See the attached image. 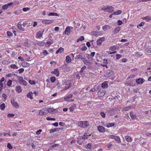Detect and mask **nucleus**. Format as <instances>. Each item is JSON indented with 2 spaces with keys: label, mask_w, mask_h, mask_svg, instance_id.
Returning a JSON list of instances; mask_svg holds the SVG:
<instances>
[{
  "label": "nucleus",
  "mask_w": 151,
  "mask_h": 151,
  "mask_svg": "<svg viewBox=\"0 0 151 151\" xmlns=\"http://www.w3.org/2000/svg\"><path fill=\"white\" fill-rule=\"evenodd\" d=\"M104 12L111 13L114 11V8L111 6H104L101 8Z\"/></svg>",
  "instance_id": "nucleus-1"
},
{
  "label": "nucleus",
  "mask_w": 151,
  "mask_h": 151,
  "mask_svg": "<svg viewBox=\"0 0 151 151\" xmlns=\"http://www.w3.org/2000/svg\"><path fill=\"white\" fill-rule=\"evenodd\" d=\"M78 125L81 127L86 128L89 126V123L88 121H80L78 122Z\"/></svg>",
  "instance_id": "nucleus-2"
},
{
  "label": "nucleus",
  "mask_w": 151,
  "mask_h": 151,
  "mask_svg": "<svg viewBox=\"0 0 151 151\" xmlns=\"http://www.w3.org/2000/svg\"><path fill=\"white\" fill-rule=\"evenodd\" d=\"M71 86V83L70 82L65 81L63 83L61 86L63 88L62 91H63L68 89Z\"/></svg>",
  "instance_id": "nucleus-3"
},
{
  "label": "nucleus",
  "mask_w": 151,
  "mask_h": 151,
  "mask_svg": "<svg viewBox=\"0 0 151 151\" xmlns=\"http://www.w3.org/2000/svg\"><path fill=\"white\" fill-rule=\"evenodd\" d=\"M26 24H27L25 23H23L22 24V22H19L18 23L17 25V28L19 30L24 31V27H25Z\"/></svg>",
  "instance_id": "nucleus-4"
},
{
  "label": "nucleus",
  "mask_w": 151,
  "mask_h": 151,
  "mask_svg": "<svg viewBox=\"0 0 151 151\" xmlns=\"http://www.w3.org/2000/svg\"><path fill=\"white\" fill-rule=\"evenodd\" d=\"M47 114V108H43L39 110V114L40 116H43Z\"/></svg>",
  "instance_id": "nucleus-5"
},
{
  "label": "nucleus",
  "mask_w": 151,
  "mask_h": 151,
  "mask_svg": "<svg viewBox=\"0 0 151 151\" xmlns=\"http://www.w3.org/2000/svg\"><path fill=\"white\" fill-rule=\"evenodd\" d=\"M113 73L114 72L112 70H107L106 72V73L104 74V76L107 78L110 77L113 74Z\"/></svg>",
  "instance_id": "nucleus-6"
},
{
  "label": "nucleus",
  "mask_w": 151,
  "mask_h": 151,
  "mask_svg": "<svg viewBox=\"0 0 151 151\" xmlns=\"http://www.w3.org/2000/svg\"><path fill=\"white\" fill-rule=\"evenodd\" d=\"M47 112H48L50 114H54L56 113H57L58 110L56 109H52L51 108H48L47 109Z\"/></svg>",
  "instance_id": "nucleus-7"
},
{
  "label": "nucleus",
  "mask_w": 151,
  "mask_h": 151,
  "mask_svg": "<svg viewBox=\"0 0 151 151\" xmlns=\"http://www.w3.org/2000/svg\"><path fill=\"white\" fill-rule=\"evenodd\" d=\"M44 31V30H43L42 32L39 31L37 32L36 35L35 36L36 37L37 39L40 38L42 37L43 34V32Z\"/></svg>",
  "instance_id": "nucleus-8"
},
{
  "label": "nucleus",
  "mask_w": 151,
  "mask_h": 151,
  "mask_svg": "<svg viewBox=\"0 0 151 151\" xmlns=\"http://www.w3.org/2000/svg\"><path fill=\"white\" fill-rule=\"evenodd\" d=\"M70 27H67L63 32V34H65L67 35H70Z\"/></svg>",
  "instance_id": "nucleus-9"
},
{
  "label": "nucleus",
  "mask_w": 151,
  "mask_h": 151,
  "mask_svg": "<svg viewBox=\"0 0 151 151\" xmlns=\"http://www.w3.org/2000/svg\"><path fill=\"white\" fill-rule=\"evenodd\" d=\"M105 37H103L99 39L96 41L97 44V45H100L101 44L102 42L105 40Z\"/></svg>",
  "instance_id": "nucleus-10"
},
{
  "label": "nucleus",
  "mask_w": 151,
  "mask_h": 151,
  "mask_svg": "<svg viewBox=\"0 0 151 151\" xmlns=\"http://www.w3.org/2000/svg\"><path fill=\"white\" fill-rule=\"evenodd\" d=\"M13 4V3L12 2H10L9 3L5 4L2 6V8L4 10H6L8 8L9 6L12 5Z\"/></svg>",
  "instance_id": "nucleus-11"
},
{
  "label": "nucleus",
  "mask_w": 151,
  "mask_h": 151,
  "mask_svg": "<svg viewBox=\"0 0 151 151\" xmlns=\"http://www.w3.org/2000/svg\"><path fill=\"white\" fill-rule=\"evenodd\" d=\"M98 130L100 132L104 133L105 132V128L102 126H99L97 127Z\"/></svg>",
  "instance_id": "nucleus-12"
},
{
  "label": "nucleus",
  "mask_w": 151,
  "mask_h": 151,
  "mask_svg": "<svg viewBox=\"0 0 151 151\" xmlns=\"http://www.w3.org/2000/svg\"><path fill=\"white\" fill-rule=\"evenodd\" d=\"M105 91L103 90L99 91L97 95L99 97H102L104 96L105 94Z\"/></svg>",
  "instance_id": "nucleus-13"
},
{
  "label": "nucleus",
  "mask_w": 151,
  "mask_h": 151,
  "mask_svg": "<svg viewBox=\"0 0 151 151\" xmlns=\"http://www.w3.org/2000/svg\"><path fill=\"white\" fill-rule=\"evenodd\" d=\"M53 22V20L52 19H44L42 21V22L44 24H50Z\"/></svg>",
  "instance_id": "nucleus-14"
},
{
  "label": "nucleus",
  "mask_w": 151,
  "mask_h": 151,
  "mask_svg": "<svg viewBox=\"0 0 151 151\" xmlns=\"http://www.w3.org/2000/svg\"><path fill=\"white\" fill-rule=\"evenodd\" d=\"M145 51L147 53H151V47L148 46L145 47Z\"/></svg>",
  "instance_id": "nucleus-15"
},
{
  "label": "nucleus",
  "mask_w": 151,
  "mask_h": 151,
  "mask_svg": "<svg viewBox=\"0 0 151 151\" xmlns=\"http://www.w3.org/2000/svg\"><path fill=\"white\" fill-rule=\"evenodd\" d=\"M121 28L120 27H117L115 28L114 29L113 34L114 35H116L117 34L120 30Z\"/></svg>",
  "instance_id": "nucleus-16"
},
{
  "label": "nucleus",
  "mask_w": 151,
  "mask_h": 151,
  "mask_svg": "<svg viewBox=\"0 0 151 151\" xmlns=\"http://www.w3.org/2000/svg\"><path fill=\"white\" fill-rule=\"evenodd\" d=\"M73 97V94H69L66 95L64 98V99L65 101H68L69 99H71Z\"/></svg>",
  "instance_id": "nucleus-17"
},
{
  "label": "nucleus",
  "mask_w": 151,
  "mask_h": 151,
  "mask_svg": "<svg viewBox=\"0 0 151 151\" xmlns=\"http://www.w3.org/2000/svg\"><path fill=\"white\" fill-rule=\"evenodd\" d=\"M51 73L52 74L55 75L56 76H59V72L58 68L55 69L53 71H52L51 72Z\"/></svg>",
  "instance_id": "nucleus-18"
},
{
  "label": "nucleus",
  "mask_w": 151,
  "mask_h": 151,
  "mask_svg": "<svg viewBox=\"0 0 151 151\" xmlns=\"http://www.w3.org/2000/svg\"><path fill=\"white\" fill-rule=\"evenodd\" d=\"M145 80L142 78H139L136 80V82L138 84H141L143 83Z\"/></svg>",
  "instance_id": "nucleus-19"
},
{
  "label": "nucleus",
  "mask_w": 151,
  "mask_h": 151,
  "mask_svg": "<svg viewBox=\"0 0 151 151\" xmlns=\"http://www.w3.org/2000/svg\"><path fill=\"white\" fill-rule=\"evenodd\" d=\"M11 103L12 105L16 108H18L19 107V106L18 104L14 100H12L11 101Z\"/></svg>",
  "instance_id": "nucleus-20"
},
{
  "label": "nucleus",
  "mask_w": 151,
  "mask_h": 151,
  "mask_svg": "<svg viewBox=\"0 0 151 151\" xmlns=\"http://www.w3.org/2000/svg\"><path fill=\"white\" fill-rule=\"evenodd\" d=\"M22 66L24 67H28L29 66L30 64L29 63L27 62H23L21 63Z\"/></svg>",
  "instance_id": "nucleus-21"
},
{
  "label": "nucleus",
  "mask_w": 151,
  "mask_h": 151,
  "mask_svg": "<svg viewBox=\"0 0 151 151\" xmlns=\"http://www.w3.org/2000/svg\"><path fill=\"white\" fill-rule=\"evenodd\" d=\"M16 91L18 93H20L22 92V90L20 86H17L15 88Z\"/></svg>",
  "instance_id": "nucleus-22"
},
{
  "label": "nucleus",
  "mask_w": 151,
  "mask_h": 151,
  "mask_svg": "<svg viewBox=\"0 0 151 151\" xmlns=\"http://www.w3.org/2000/svg\"><path fill=\"white\" fill-rule=\"evenodd\" d=\"M101 62L103 64L102 66L104 67L105 66L106 68H107V64L108 63L107 60L106 59H103L102 60Z\"/></svg>",
  "instance_id": "nucleus-23"
},
{
  "label": "nucleus",
  "mask_w": 151,
  "mask_h": 151,
  "mask_svg": "<svg viewBox=\"0 0 151 151\" xmlns=\"http://www.w3.org/2000/svg\"><path fill=\"white\" fill-rule=\"evenodd\" d=\"M82 61L86 65H89L90 64V63L89 61L85 58L82 59Z\"/></svg>",
  "instance_id": "nucleus-24"
},
{
  "label": "nucleus",
  "mask_w": 151,
  "mask_h": 151,
  "mask_svg": "<svg viewBox=\"0 0 151 151\" xmlns=\"http://www.w3.org/2000/svg\"><path fill=\"white\" fill-rule=\"evenodd\" d=\"M64 51V49L62 47H60L57 50L56 52V53L58 54L59 53H61Z\"/></svg>",
  "instance_id": "nucleus-25"
},
{
  "label": "nucleus",
  "mask_w": 151,
  "mask_h": 151,
  "mask_svg": "<svg viewBox=\"0 0 151 151\" xmlns=\"http://www.w3.org/2000/svg\"><path fill=\"white\" fill-rule=\"evenodd\" d=\"M130 116L132 119L134 120L136 118V116L134 114L132 111H130L129 112Z\"/></svg>",
  "instance_id": "nucleus-26"
},
{
  "label": "nucleus",
  "mask_w": 151,
  "mask_h": 151,
  "mask_svg": "<svg viewBox=\"0 0 151 151\" xmlns=\"http://www.w3.org/2000/svg\"><path fill=\"white\" fill-rule=\"evenodd\" d=\"M125 138L126 140L128 142H131L132 141V139L131 137L129 136H126L125 137Z\"/></svg>",
  "instance_id": "nucleus-27"
},
{
  "label": "nucleus",
  "mask_w": 151,
  "mask_h": 151,
  "mask_svg": "<svg viewBox=\"0 0 151 151\" xmlns=\"http://www.w3.org/2000/svg\"><path fill=\"white\" fill-rule=\"evenodd\" d=\"M53 42V40H50V41H48L46 42V46L48 47L51 44H52Z\"/></svg>",
  "instance_id": "nucleus-28"
},
{
  "label": "nucleus",
  "mask_w": 151,
  "mask_h": 151,
  "mask_svg": "<svg viewBox=\"0 0 151 151\" xmlns=\"http://www.w3.org/2000/svg\"><path fill=\"white\" fill-rule=\"evenodd\" d=\"M143 19L148 22L151 20V17L150 16H147L143 18Z\"/></svg>",
  "instance_id": "nucleus-29"
},
{
  "label": "nucleus",
  "mask_w": 151,
  "mask_h": 151,
  "mask_svg": "<svg viewBox=\"0 0 151 151\" xmlns=\"http://www.w3.org/2000/svg\"><path fill=\"white\" fill-rule=\"evenodd\" d=\"M122 13V11L119 10L113 12L112 13V14L114 15H117L120 14Z\"/></svg>",
  "instance_id": "nucleus-30"
},
{
  "label": "nucleus",
  "mask_w": 151,
  "mask_h": 151,
  "mask_svg": "<svg viewBox=\"0 0 151 151\" xmlns=\"http://www.w3.org/2000/svg\"><path fill=\"white\" fill-rule=\"evenodd\" d=\"M33 93H32L31 91L28 93L27 94V97L30 98L31 99H33V97H32Z\"/></svg>",
  "instance_id": "nucleus-31"
},
{
  "label": "nucleus",
  "mask_w": 151,
  "mask_h": 151,
  "mask_svg": "<svg viewBox=\"0 0 151 151\" xmlns=\"http://www.w3.org/2000/svg\"><path fill=\"white\" fill-rule=\"evenodd\" d=\"M110 28V26L109 25H105L102 27V29L104 31L106 30L107 29Z\"/></svg>",
  "instance_id": "nucleus-32"
},
{
  "label": "nucleus",
  "mask_w": 151,
  "mask_h": 151,
  "mask_svg": "<svg viewBox=\"0 0 151 151\" xmlns=\"http://www.w3.org/2000/svg\"><path fill=\"white\" fill-rule=\"evenodd\" d=\"M92 143H88L86 145V147L87 149H89L90 150H92L91 148Z\"/></svg>",
  "instance_id": "nucleus-33"
},
{
  "label": "nucleus",
  "mask_w": 151,
  "mask_h": 151,
  "mask_svg": "<svg viewBox=\"0 0 151 151\" xmlns=\"http://www.w3.org/2000/svg\"><path fill=\"white\" fill-rule=\"evenodd\" d=\"M65 60L67 63H69L71 62V59L69 56L67 55L66 57Z\"/></svg>",
  "instance_id": "nucleus-34"
},
{
  "label": "nucleus",
  "mask_w": 151,
  "mask_h": 151,
  "mask_svg": "<svg viewBox=\"0 0 151 151\" xmlns=\"http://www.w3.org/2000/svg\"><path fill=\"white\" fill-rule=\"evenodd\" d=\"M114 139L118 143L121 142V140L120 137L118 136H115Z\"/></svg>",
  "instance_id": "nucleus-35"
},
{
  "label": "nucleus",
  "mask_w": 151,
  "mask_h": 151,
  "mask_svg": "<svg viewBox=\"0 0 151 151\" xmlns=\"http://www.w3.org/2000/svg\"><path fill=\"white\" fill-rule=\"evenodd\" d=\"M48 16H58V14L56 13L50 12L48 14Z\"/></svg>",
  "instance_id": "nucleus-36"
},
{
  "label": "nucleus",
  "mask_w": 151,
  "mask_h": 151,
  "mask_svg": "<svg viewBox=\"0 0 151 151\" xmlns=\"http://www.w3.org/2000/svg\"><path fill=\"white\" fill-rule=\"evenodd\" d=\"M76 107V106L75 104L73 106H71L69 108L70 111L73 112Z\"/></svg>",
  "instance_id": "nucleus-37"
},
{
  "label": "nucleus",
  "mask_w": 151,
  "mask_h": 151,
  "mask_svg": "<svg viewBox=\"0 0 151 151\" xmlns=\"http://www.w3.org/2000/svg\"><path fill=\"white\" fill-rule=\"evenodd\" d=\"M108 86V84L105 82H104L101 85V87L103 88H107Z\"/></svg>",
  "instance_id": "nucleus-38"
},
{
  "label": "nucleus",
  "mask_w": 151,
  "mask_h": 151,
  "mask_svg": "<svg viewBox=\"0 0 151 151\" xmlns=\"http://www.w3.org/2000/svg\"><path fill=\"white\" fill-rule=\"evenodd\" d=\"M114 123H108L107 124L106 127L107 128H109L114 126Z\"/></svg>",
  "instance_id": "nucleus-39"
},
{
  "label": "nucleus",
  "mask_w": 151,
  "mask_h": 151,
  "mask_svg": "<svg viewBox=\"0 0 151 151\" xmlns=\"http://www.w3.org/2000/svg\"><path fill=\"white\" fill-rule=\"evenodd\" d=\"M84 38L83 36H81L77 40V42H79L80 41H82L84 40Z\"/></svg>",
  "instance_id": "nucleus-40"
},
{
  "label": "nucleus",
  "mask_w": 151,
  "mask_h": 151,
  "mask_svg": "<svg viewBox=\"0 0 151 151\" xmlns=\"http://www.w3.org/2000/svg\"><path fill=\"white\" fill-rule=\"evenodd\" d=\"M17 78L19 83L24 80L23 77L22 76H18Z\"/></svg>",
  "instance_id": "nucleus-41"
},
{
  "label": "nucleus",
  "mask_w": 151,
  "mask_h": 151,
  "mask_svg": "<svg viewBox=\"0 0 151 151\" xmlns=\"http://www.w3.org/2000/svg\"><path fill=\"white\" fill-rule=\"evenodd\" d=\"M116 49V47L115 45H114L111 47L109 48V50L111 51H114Z\"/></svg>",
  "instance_id": "nucleus-42"
},
{
  "label": "nucleus",
  "mask_w": 151,
  "mask_h": 151,
  "mask_svg": "<svg viewBox=\"0 0 151 151\" xmlns=\"http://www.w3.org/2000/svg\"><path fill=\"white\" fill-rule=\"evenodd\" d=\"M6 107L4 103H3L0 105V108L1 110H3Z\"/></svg>",
  "instance_id": "nucleus-43"
},
{
  "label": "nucleus",
  "mask_w": 151,
  "mask_h": 151,
  "mask_svg": "<svg viewBox=\"0 0 151 151\" xmlns=\"http://www.w3.org/2000/svg\"><path fill=\"white\" fill-rule=\"evenodd\" d=\"M20 84L24 86H26L27 85V83L24 80L20 83Z\"/></svg>",
  "instance_id": "nucleus-44"
},
{
  "label": "nucleus",
  "mask_w": 151,
  "mask_h": 151,
  "mask_svg": "<svg viewBox=\"0 0 151 151\" xmlns=\"http://www.w3.org/2000/svg\"><path fill=\"white\" fill-rule=\"evenodd\" d=\"M10 67L13 69H17L18 67L15 64H12L10 65Z\"/></svg>",
  "instance_id": "nucleus-45"
},
{
  "label": "nucleus",
  "mask_w": 151,
  "mask_h": 151,
  "mask_svg": "<svg viewBox=\"0 0 151 151\" xmlns=\"http://www.w3.org/2000/svg\"><path fill=\"white\" fill-rule=\"evenodd\" d=\"M45 44V42H38L37 43V44L40 46H43Z\"/></svg>",
  "instance_id": "nucleus-46"
},
{
  "label": "nucleus",
  "mask_w": 151,
  "mask_h": 151,
  "mask_svg": "<svg viewBox=\"0 0 151 151\" xmlns=\"http://www.w3.org/2000/svg\"><path fill=\"white\" fill-rule=\"evenodd\" d=\"M12 83V81L11 80H9L7 82V86L9 87L10 86Z\"/></svg>",
  "instance_id": "nucleus-47"
},
{
  "label": "nucleus",
  "mask_w": 151,
  "mask_h": 151,
  "mask_svg": "<svg viewBox=\"0 0 151 151\" xmlns=\"http://www.w3.org/2000/svg\"><path fill=\"white\" fill-rule=\"evenodd\" d=\"M88 137V136L87 135V134L85 133L83 136L82 138L83 139L85 140L87 139Z\"/></svg>",
  "instance_id": "nucleus-48"
},
{
  "label": "nucleus",
  "mask_w": 151,
  "mask_h": 151,
  "mask_svg": "<svg viewBox=\"0 0 151 151\" xmlns=\"http://www.w3.org/2000/svg\"><path fill=\"white\" fill-rule=\"evenodd\" d=\"M9 63V62L8 60H4L2 61V63L4 65H8Z\"/></svg>",
  "instance_id": "nucleus-49"
},
{
  "label": "nucleus",
  "mask_w": 151,
  "mask_h": 151,
  "mask_svg": "<svg viewBox=\"0 0 151 151\" xmlns=\"http://www.w3.org/2000/svg\"><path fill=\"white\" fill-rule=\"evenodd\" d=\"M6 33L7 36L9 37H12L13 36V34L10 31H7Z\"/></svg>",
  "instance_id": "nucleus-50"
},
{
  "label": "nucleus",
  "mask_w": 151,
  "mask_h": 151,
  "mask_svg": "<svg viewBox=\"0 0 151 151\" xmlns=\"http://www.w3.org/2000/svg\"><path fill=\"white\" fill-rule=\"evenodd\" d=\"M42 53L45 55H48L49 54V53L46 50H43Z\"/></svg>",
  "instance_id": "nucleus-51"
},
{
  "label": "nucleus",
  "mask_w": 151,
  "mask_h": 151,
  "mask_svg": "<svg viewBox=\"0 0 151 151\" xmlns=\"http://www.w3.org/2000/svg\"><path fill=\"white\" fill-rule=\"evenodd\" d=\"M29 82L31 85H35V81L34 80H29Z\"/></svg>",
  "instance_id": "nucleus-52"
},
{
  "label": "nucleus",
  "mask_w": 151,
  "mask_h": 151,
  "mask_svg": "<svg viewBox=\"0 0 151 151\" xmlns=\"http://www.w3.org/2000/svg\"><path fill=\"white\" fill-rule=\"evenodd\" d=\"M56 80L55 77H52L50 78V81L52 83H54L55 82Z\"/></svg>",
  "instance_id": "nucleus-53"
},
{
  "label": "nucleus",
  "mask_w": 151,
  "mask_h": 151,
  "mask_svg": "<svg viewBox=\"0 0 151 151\" xmlns=\"http://www.w3.org/2000/svg\"><path fill=\"white\" fill-rule=\"evenodd\" d=\"M46 119L48 121H50V120L54 121L55 120V118H50V117H47Z\"/></svg>",
  "instance_id": "nucleus-54"
},
{
  "label": "nucleus",
  "mask_w": 151,
  "mask_h": 151,
  "mask_svg": "<svg viewBox=\"0 0 151 151\" xmlns=\"http://www.w3.org/2000/svg\"><path fill=\"white\" fill-rule=\"evenodd\" d=\"M18 71H19V73L21 74L24 71V70L23 68H21L19 69Z\"/></svg>",
  "instance_id": "nucleus-55"
},
{
  "label": "nucleus",
  "mask_w": 151,
  "mask_h": 151,
  "mask_svg": "<svg viewBox=\"0 0 151 151\" xmlns=\"http://www.w3.org/2000/svg\"><path fill=\"white\" fill-rule=\"evenodd\" d=\"M57 131L56 129H50L49 130V132L50 133H53Z\"/></svg>",
  "instance_id": "nucleus-56"
},
{
  "label": "nucleus",
  "mask_w": 151,
  "mask_h": 151,
  "mask_svg": "<svg viewBox=\"0 0 151 151\" xmlns=\"http://www.w3.org/2000/svg\"><path fill=\"white\" fill-rule=\"evenodd\" d=\"M86 57L89 60H92L93 59L92 58H91V56L90 54H87Z\"/></svg>",
  "instance_id": "nucleus-57"
},
{
  "label": "nucleus",
  "mask_w": 151,
  "mask_h": 151,
  "mask_svg": "<svg viewBox=\"0 0 151 151\" xmlns=\"http://www.w3.org/2000/svg\"><path fill=\"white\" fill-rule=\"evenodd\" d=\"M30 9L28 7H25L22 9V10L24 12H26L29 11Z\"/></svg>",
  "instance_id": "nucleus-58"
},
{
  "label": "nucleus",
  "mask_w": 151,
  "mask_h": 151,
  "mask_svg": "<svg viewBox=\"0 0 151 151\" xmlns=\"http://www.w3.org/2000/svg\"><path fill=\"white\" fill-rule=\"evenodd\" d=\"M22 12L21 10H18L15 12L14 13L15 14L18 15L21 13Z\"/></svg>",
  "instance_id": "nucleus-59"
},
{
  "label": "nucleus",
  "mask_w": 151,
  "mask_h": 151,
  "mask_svg": "<svg viewBox=\"0 0 151 151\" xmlns=\"http://www.w3.org/2000/svg\"><path fill=\"white\" fill-rule=\"evenodd\" d=\"M77 57L78 59H80L82 60V59L84 58L82 57V56L81 55H77Z\"/></svg>",
  "instance_id": "nucleus-60"
},
{
  "label": "nucleus",
  "mask_w": 151,
  "mask_h": 151,
  "mask_svg": "<svg viewBox=\"0 0 151 151\" xmlns=\"http://www.w3.org/2000/svg\"><path fill=\"white\" fill-rule=\"evenodd\" d=\"M7 147L9 149H11L12 148V146L11 144L9 143H8L7 145Z\"/></svg>",
  "instance_id": "nucleus-61"
},
{
  "label": "nucleus",
  "mask_w": 151,
  "mask_h": 151,
  "mask_svg": "<svg viewBox=\"0 0 151 151\" xmlns=\"http://www.w3.org/2000/svg\"><path fill=\"white\" fill-rule=\"evenodd\" d=\"M42 132V130L40 129L36 132V133L37 135H39L40 134L41 132Z\"/></svg>",
  "instance_id": "nucleus-62"
},
{
  "label": "nucleus",
  "mask_w": 151,
  "mask_h": 151,
  "mask_svg": "<svg viewBox=\"0 0 151 151\" xmlns=\"http://www.w3.org/2000/svg\"><path fill=\"white\" fill-rule=\"evenodd\" d=\"M14 116L13 114H8L7 115V116L9 117H12Z\"/></svg>",
  "instance_id": "nucleus-63"
},
{
  "label": "nucleus",
  "mask_w": 151,
  "mask_h": 151,
  "mask_svg": "<svg viewBox=\"0 0 151 151\" xmlns=\"http://www.w3.org/2000/svg\"><path fill=\"white\" fill-rule=\"evenodd\" d=\"M87 49L86 46L82 47L81 48V50L82 51H86Z\"/></svg>",
  "instance_id": "nucleus-64"
}]
</instances>
